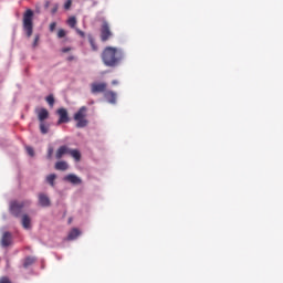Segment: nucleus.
Listing matches in <instances>:
<instances>
[{
  "label": "nucleus",
  "instance_id": "33",
  "mask_svg": "<svg viewBox=\"0 0 283 283\" xmlns=\"http://www.w3.org/2000/svg\"><path fill=\"white\" fill-rule=\"evenodd\" d=\"M67 61H74V56H69Z\"/></svg>",
  "mask_w": 283,
  "mask_h": 283
},
{
  "label": "nucleus",
  "instance_id": "34",
  "mask_svg": "<svg viewBox=\"0 0 283 283\" xmlns=\"http://www.w3.org/2000/svg\"><path fill=\"white\" fill-rule=\"evenodd\" d=\"M55 12H57V8H55V9L53 10V13H55Z\"/></svg>",
  "mask_w": 283,
  "mask_h": 283
},
{
  "label": "nucleus",
  "instance_id": "11",
  "mask_svg": "<svg viewBox=\"0 0 283 283\" xmlns=\"http://www.w3.org/2000/svg\"><path fill=\"white\" fill-rule=\"evenodd\" d=\"M39 203L41 207H50L51 200L46 193H39Z\"/></svg>",
  "mask_w": 283,
  "mask_h": 283
},
{
  "label": "nucleus",
  "instance_id": "30",
  "mask_svg": "<svg viewBox=\"0 0 283 283\" xmlns=\"http://www.w3.org/2000/svg\"><path fill=\"white\" fill-rule=\"evenodd\" d=\"M76 33L80 34V36L82 38L85 36V32H83L82 30L76 29Z\"/></svg>",
  "mask_w": 283,
  "mask_h": 283
},
{
  "label": "nucleus",
  "instance_id": "26",
  "mask_svg": "<svg viewBox=\"0 0 283 283\" xmlns=\"http://www.w3.org/2000/svg\"><path fill=\"white\" fill-rule=\"evenodd\" d=\"M39 41H40V36H39V34H36V36L33 40V48H38Z\"/></svg>",
  "mask_w": 283,
  "mask_h": 283
},
{
  "label": "nucleus",
  "instance_id": "24",
  "mask_svg": "<svg viewBox=\"0 0 283 283\" xmlns=\"http://www.w3.org/2000/svg\"><path fill=\"white\" fill-rule=\"evenodd\" d=\"M64 36H66L65 30H59V32H57V38H59V39H64Z\"/></svg>",
  "mask_w": 283,
  "mask_h": 283
},
{
  "label": "nucleus",
  "instance_id": "28",
  "mask_svg": "<svg viewBox=\"0 0 283 283\" xmlns=\"http://www.w3.org/2000/svg\"><path fill=\"white\" fill-rule=\"evenodd\" d=\"M53 154H54V149L53 147H50L48 150V158H52Z\"/></svg>",
  "mask_w": 283,
  "mask_h": 283
},
{
  "label": "nucleus",
  "instance_id": "35",
  "mask_svg": "<svg viewBox=\"0 0 283 283\" xmlns=\"http://www.w3.org/2000/svg\"><path fill=\"white\" fill-rule=\"evenodd\" d=\"M50 3H46V8H49Z\"/></svg>",
  "mask_w": 283,
  "mask_h": 283
},
{
  "label": "nucleus",
  "instance_id": "31",
  "mask_svg": "<svg viewBox=\"0 0 283 283\" xmlns=\"http://www.w3.org/2000/svg\"><path fill=\"white\" fill-rule=\"evenodd\" d=\"M62 52H63V53L71 52V48H63V49H62Z\"/></svg>",
  "mask_w": 283,
  "mask_h": 283
},
{
  "label": "nucleus",
  "instance_id": "1",
  "mask_svg": "<svg viewBox=\"0 0 283 283\" xmlns=\"http://www.w3.org/2000/svg\"><path fill=\"white\" fill-rule=\"evenodd\" d=\"M125 59V52L120 48H112L108 45L102 52V62L106 67H117Z\"/></svg>",
  "mask_w": 283,
  "mask_h": 283
},
{
  "label": "nucleus",
  "instance_id": "6",
  "mask_svg": "<svg viewBox=\"0 0 283 283\" xmlns=\"http://www.w3.org/2000/svg\"><path fill=\"white\" fill-rule=\"evenodd\" d=\"M23 207H25V202H18L17 200L11 202L10 211H11L12 216H15L17 218H19V216H21V211H22Z\"/></svg>",
  "mask_w": 283,
  "mask_h": 283
},
{
  "label": "nucleus",
  "instance_id": "15",
  "mask_svg": "<svg viewBox=\"0 0 283 283\" xmlns=\"http://www.w3.org/2000/svg\"><path fill=\"white\" fill-rule=\"evenodd\" d=\"M80 234H81L80 229L74 228V229H72V230L69 232L67 239H69V240H75Z\"/></svg>",
  "mask_w": 283,
  "mask_h": 283
},
{
  "label": "nucleus",
  "instance_id": "29",
  "mask_svg": "<svg viewBox=\"0 0 283 283\" xmlns=\"http://www.w3.org/2000/svg\"><path fill=\"white\" fill-rule=\"evenodd\" d=\"M55 28H56V23L55 22L51 23L50 24V32H54Z\"/></svg>",
  "mask_w": 283,
  "mask_h": 283
},
{
  "label": "nucleus",
  "instance_id": "4",
  "mask_svg": "<svg viewBox=\"0 0 283 283\" xmlns=\"http://www.w3.org/2000/svg\"><path fill=\"white\" fill-rule=\"evenodd\" d=\"M87 107L83 106L74 114V120H76V127H86L88 125Z\"/></svg>",
  "mask_w": 283,
  "mask_h": 283
},
{
  "label": "nucleus",
  "instance_id": "19",
  "mask_svg": "<svg viewBox=\"0 0 283 283\" xmlns=\"http://www.w3.org/2000/svg\"><path fill=\"white\" fill-rule=\"evenodd\" d=\"M55 178H56L55 174H50L49 176H46V180H48V182H49L52 187H54V180H55Z\"/></svg>",
  "mask_w": 283,
  "mask_h": 283
},
{
  "label": "nucleus",
  "instance_id": "12",
  "mask_svg": "<svg viewBox=\"0 0 283 283\" xmlns=\"http://www.w3.org/2000/svg\"><path fill=\"white\" fill-rule=\"evenodd\" d=\"M104 96H105L106 101H108V103L115 105V103L117 101L116 92H112V91L106 92L105 91Z\"/></svg>",
  "mask_w": 283,
  "mask_h": 283
},
{
  "label": "nucleus",
  "instance_id": "7",
  "mask_svg": "<svg viewBox=\"0 0 283 283\" xmlns=\"http://www.w3.org/2000/svg\"><path fill=\"white\" fill-rule=\"evenodd\" d=\"M35 114L38 116L40 125H42V123H44L45 120H48V118H50V112H48V109L45 107L35 109Z\"/></svg>",
  "mask_w": 283,
  "mask_h": 283
},
{
  "label": "nucleus",
  "instance_id": "22",
  "mask_svg": "<svg viewBox=\"0 0 283 283\" xmlns=\"http://www.w3.org/2000/svg\"><path fill=\"white\" fill-rule=\"evenodd\" d=\"M40 130H41L42 134H48L49 127H48V125H45V122H43V123L40 125Z\"/></svg>",
  "mask_w": 283,
  "mask_h": 283
},
{
  "label": "nucleus",
  "instance_id": "21",
  "mask_svg": "<svg viewBox=\"0 0 283 283\" xmlns=\"http://www.w3.org/2000/svg\"><path fill=\"white\" fill-rule=\"evenodd\" d=\"M46 103H49L51 107H54L55 98L53 94H50L49 96H46Z\"/></svg>",
  "mask_w": 283,
  "mask_h": 283
},
{
  "label": "nucleus",
  "instance_id": "17",
  "mask_svg": "<svg viewBox=\"0 0 283 283\" xmlns=\"http://www.w3.org/2000/svg\"><path fill=\"white\" fill-rule=\"evenodd\" d=\"M88 41L93 52H98V45L96 44L95 39L93 36H88Z\"/></svg>",
  "mask_w": 283,
  "mask_h": 283
},
{
  "label": "nucleus",
  "instance_id": "32",
  "mask_svg": "<svg viewBox=\"0 0 283 283\" xmlns=\"http://www.w3.org/2000/svg\"><path fill=\"white\" fill-rule=\"evenodd\" d=\"M112 85H118V81H112Z\"/></svg>",
  "mask_w": 283,
  "mask_h": 283
},
{
  "label": "nucleus",
  "instance_id": "25",
  "mask_svg": "<svg viewBox=\"0 0 283 283\" xmlns=\"http://www.w3.org/2000/svg\"><path fill=\"white\" fill-rule=\"evenodd\" d=\"M72 8V0H67L65 3H64V9L65 10H71Z\"/></svg>",
  "mask_w": 283,
  "mask_h": 283
},
{
  "label": "nucleus",
  "instance_id": "2",
  "mask_svg": "<svg viewBox=\"0 0 283 283\" xmlns=\"http://www.w3.org/2000/svg\"><path fill=\"white\" fill-rule=\"evenodd\" d=\"M22 25H23V30H24L28 39H30V36H32L33 31H34V12H33V10H27L24 12Z\"/></svg>",
  "mask_w": 283,
  "mask_h": 283
},
{
  "label": "nucleus",
  "instance_id": "8",
  "mask_svg": "<svg viewBox=\"0 0 283 283\" xmlns=\"http://www.w3.org/2000/svg\"><path fill=\"white\" fill-rule=\"evenodd\" d=\"M107 90V83H92L91 84V92L92 94H99Z\"/></svg>",
  "mask_w": 283,
  "mask_h": 283
},
{
  "label": "nucleus",
  "instance_id": "14",
  "mask_svg": "<svg viewBox=\"0 0 283 283\" xmlns=\"http://www.w3.org/2000/svg\"><path fill=\"white\" fill-rule=\"evenodd\" d=\"M22 227H24V229H30L31 227V218L28 216V213L22 216Z\"/></svg>",
  "mask_w": 283,
  "mask_h": 283
},
{
  "label": "nucleus",
  "instance_id": "16",
  "mask_svg": "<svg viewBox=\"0 0 283 283\" xmlns=\"http://www.w3.org/2000/svg\"><path fill=\"white\" fill-rule=\"evenodd\" d=\"M55 169L65 171L66 169H69V165L65 160H59V163L55 164Z\"/></svg>",
  "mask_w": 283,
  "mask_h": 283
},
{
  "label": "nucleus",
  "instance_id": "27",
  "mask_svg": "<svg viewBox=\"0 0 283 283\" xmlns=\"http://www.w3.org/2000/svg\"><path fill=\"white\" fill-rule=\"evenodd\" d=\"M27 153L29 154V156H34L33 147H27Z\"/></svg>",
  "mask_w": 283,
  "mask_h": 283
},
{
  "label": "nucleus",
  "instance_id": "3",
  "mask_svg": "<svg viewBox=\"0 0 283 283\" xmlns=\"http://www.w3.org/2000/svg\"><path fill=\"white\" fill-rule=\"evenodd\" d=\"M65 154H70V156H72V158H74L77 163L82 158V154L78 149H70L67 145H62L61 147H59L56 151V158L60 160V158H62V156H64Z\"/></svg>",
  "mask_w": 283,
  "mask_h": 283
},
{
  "label": "nucleus",
  "instance_id": "18",
  "mask_svg": "<svg viewBox=\"0 0 283 283\" xmlns=\"http://www.w3.org/2000/svg\"><path fill=\"white\" fill-rule=\"evenodd\" d=\"M35 260H36L35 258L29 255L28 258H25V260L23 262V266L28 268L31 264H34Z\"/></svg>",
  "mask_w": 283,
  "mask_h": 283
},
{
  "label": "nucleus",
  "instance_id": "10",
  "mask_svg": "<svg viewBox=\"0 0 283 283\" xmlns=\"http://www.w3.org/2000/svg\"><path fill=\"white\" fill-rule=\"evenodd\" d=\"M64 180L67 182H72V185H81L82 179L78 178L75 174H69L67 176L64 177Z\"/></svg>",
  "mask_w": 283,
  "mask_h": 283
},
{
  "label": "nucleus",
  "instance_id": "20",
  "mask_svg": "<svg viewBox=\"0 0 283 283\" xmlns=\"http://www.w3.org/2000/svg\"><path fill=\"white\" fill-rule=\"evenodd\" d=\"M67 24L70 25V28H75L77 24L76 18L75 17H70Z\"/></svg>",
  "mask_w": 283,
  "mask_h": 283
},
{
  "label": "nucleus",
  "instance_id": "13",
  "mask_svg": "<svg viewBox=\"0 0 283 283\" xmlns=\"http://www.w3.org/2000/svg\"><path fill=\"white\" fill-rule=\"evenodd\" d=\"M12 242V233L10 231H6L2 235L1 243L3 247H9Z\"/></svg>",
  "mask_w": 283,
  "mask_h": 283
},
{
  "label": "nucleus",
  "instance_id": "23",
  "mask_svg": "<svg viewBox=\"0 0 283 283\" xmlns=\"http://www.w3.org/2000/svg\"><path fill=\"white\" fill-rule=\"evenodd\" d=\"M0 283H12L10 277H8L7 275H3L2 277H0Z\"/></svg>",
  "mask_w": 283,
  "mask_h": 283
},
{
  "label": "nucleus",
  "instance_id": "9",
  "mask_svg": "<svg viewBox=\"0 0 283 283\" xmlns=\"http://www.w3.org/2000/svg\"><path fill=\"white\" fill-rule=\"evenodd\" d=\"M57 115L60 116L57 124L61 125L62 123H69V112L64 107L57 109Z\"/></svg>",
  "mask_w": 283,
  "mask_h": 283
},
{
  "label": "nucleus",
  "instance_id": "5",
  "mask_svg": "<svg viewBox=\"0 0 283 283\" xmlns=\"http://www.w3.org/2000/svg\"><path fill=\"white\" fill-rule=\"evenodd\" d=\"M112 38H113V32L109 28V23H107V21H104L101 27V41L103 43H106Z\"/></svg>",
  "mask_w": 283,
  "mask_h": 283
}]
</instances>
